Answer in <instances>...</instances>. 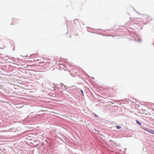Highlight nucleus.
<instances>
[{"instance_id": "obj_1", "label": "nucleus", "mask_w": 154, "mask_h": 154, "mask_svg": "<svg viewBox=\"0 0 154 154\" xmlns=\"http://www.w3.org/2000/svg\"><path fill=\"white\" fill-rule=\"evenodd\" d=\"M144 130L147 131L154 134V130L148 128H145Z\"/></svg>"}, {"instance_id": "obj_2", "label": "nucleus", "mask_w": 154, "mask_h": 154, "mask_svg": "<svg viewBox=\"0 0 154 154\" xmlns=\"http://www.w3.org/2000/svg\"><path fill=\"white\" fill-rule=\"evenodd\" d=\"M30 57H38V55L37 54H32V55H30Z\"/></svg>"}, {"instance_id": "obj_3", "label": "nucleus", "mask_w": 154, "mask_h": 154, "mask_svg": "<svg viewBox=\"0 0 154 154\" xmlns=\"http://www.w3.org/2000/svg\"><path fill=\"white\" fill-rule=\"evenodd\" d=\"M45 62L43 61H41L39 63V64H40V65H43V64H42L43 63H45Z\"/></svg>"}, {"instance_id": "obj_4", "label": "nucleus", "mask_w": 154, "mask_h": 154, "mask_svg": "<svg viewBox=\"0 0 154 154\" xmlns=\"http://www.w3.org/2000/svg\"><path fill=\"white\" fill-rule=\"evenodd\" d=\"M136 122L137 123L139 124L140 125H141V123L137 120H136Z\"/></svg>"}, {"instance_id": "obj_5", "label": "nucleus", "mask_w": 154, "mask_h": 154, "mask_svg": "<svg viewBox=\"0 0 154 154\" xmlns=\"http://www.w3.org/2000/svg\"><path fill=\"white\" fill-rule=\"evenodd\" d=\"M116 127H117V128L118 129H120L121 128V127L120 126H116Z\"/></svg>"}, {"instance_id": "obj_6", "label": "nucleus", "mask_w": 154, "mask_h": 154, "mask_svg": "<svg viewBox=\"0 0 154 154\" xmlns=\"http://www.w3.org/2000/svg\"><path fill=\"white\" fill-rule=\"evenodd\" d=\"M16 20V19L15 18L13 19H12V22H14Z\"/></svg>"}, {"instance_id": "obj_7", "label": "nucleus", "mask_w": 154, "mask_h": 154, "mask_svg": "<svg viewBox=\"0 0 154 154\" xmlns=\"http://www.w3.org/2000/svg\"><path fill=\"white\" fill-rule=\"evenodd\" d=\"M81 92L82 93L83 95V96L84 94H83V91L82 90H81Z\"/></svg>"}, {"instance_id": "obj_8", "label": "nucleus", "mask_w": 154, "mask_h": 154, "mask_svg": "<svg viewBox=\"0 0 154 154\" xmlns=\"http://www.w3.org/2000/svg\"><path fill=\"white\" fill-rule=\"evenodd\" d=\"M78 21L77 20V19H75V20H74V22H76V21Z\"/></svg>"}, {"instance_id": "obj_9", "label": "nucleus", "mask_w": 154, "mask_h": 154, "mask_svg": "<svg viewBox=\"0 0 154 154\" xmlns=\"http://www.w3.org/2000/svg\"><path fill=\"white\" fill-rule=\"evenodd\" d=\"M94 115H95V116L96 117H98V116H97L95 114H94Z\"/></svg>"}, {"instance_id": "obj_10", "label": "nucleus", "mask_w": 154, "mask_h": 154, "mask_svg": "<svg viewBox=\"0 0 154 154\" xmlns=\"http://www.w3.org/2000/svg\"><path fill=\"white\" fill-rule=\"evenodd\" d=\"M38 60H36V61H38Z\"/></svg>"}]
</instances>
